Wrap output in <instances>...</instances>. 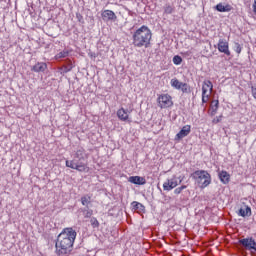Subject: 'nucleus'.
<instances>
[{"label": "nucleus", "instance_id": "obj_24", "mask_svg": "<svg viewBox=\"0 0 256 256\" xmlns=\"http://www.w3.org/2000/svg\"><path fill=\"white\" fill-rule=\"evenodd\" d=\"M172 61L174 65H181V63H183V58H181L179 55H176L173 57Z\"/></svg>", "mask_w": 256, "mask_h": 256}, {"label": "nucleus", "instance_id": "obj_16", "mask_svg": "<svg viewBox=\"0 0 256 256\" xmlns=\"http://www.w3.org/2000/svg\"><path fill=\"white\" fill-rule=\"evenodd\" d=\"M218 177L224 185L229 184V181H231V175L225 170L219 172Z\"/></svg>", "mask_w": 256, "mask_h": 256}, {"label": "nucleus", "instance_id": "obj_1", "mask_svg": "<svg viewBox=\"0 0 256 256\" xmlns=\"http://www.w3.org/2000/svg\"><path fill=\"white\" fill-rule=\"evenodd\" d=\"M75 239H77V232L72 227L64 228L56 239V255H71V251H73V245L75 244Z\"/></svg>", "mask_w": 256, "mask_h": 256}, {"label": "nucleus", "instance_id": "obj_30", "mask_svg": "<svg viewBox=\"0 0 256 256\" xmlns=\"http://www.w3.org/2000/svg\"><path fill=\"white\" fill-rule=\"evenodd\" d=\"M251 93H252L253 99H255L256 101V85L251 87Z\"/></svg>", "mask_w": 256, "mask_h": 256}, {"label": "nucleus", "instance_id": "obj_14", "mask_svg": "<svg viewBox=\"0 0 256 256\" xmlns=\"http://www.w3.org/2000/svg\"><path fill=\"white\" fill-rule=\"evenodd\" d=\"M129 183H133V185H146L147 180L145 177L141 176H130L128 178Z\"/></svg>", "mask_w": 256, "mask_h": 256}, {"label": "nucleus", "instance_id": "obj_7", "mask_svg": "<svg viewBox=\"0 0 256 256\" xmlns=\"http://www.w3.org/2000/svg\"><path fill=\"white\" fill-rule=\"evenodd\" d=\"M239 245H242L244 249L250 251L251 253H256V242L253 237H248L239 240Z\"/></svg>", "mask_w": 256, "mask_h": 256}, {"label": "nucleus", "instance_id": "obj_15", "mask_svg": "<svg viewBox=\"0 0 256 256\" xmlns=\"http://www.w3.org/2000/svg\"><path fill=\"white\" fill-rule=\"evenodd\" d=\"M215 9L219 13H229V11H233V6H231L230 4L223 5V3H218L215 6Z\"/></svg>", "mask_w": 256, "mask_h": 256}, {"label": "nucleus", "instance_id": "obj_5", "mask_svg": "<svg viewBox=\"0 0 256 256\" xmlns=\"http://www.w3.org/2000/svg\"><path fill=\"white\" fill-rule=\"evenodd\" d=\"M213 93V82L210 80H205L202 84V104L209 102V98Z\"/></svg>", "mask_w": 256, "mask_h": 256}, {"label": "nucleus", "instance_id": "obj_22", "mask_svg": "<svg viewBox=\"0 0 256 256\" xmlns=\"http://www.w3.org/2000/svg\"><path fill=\"white\" fill-rule=\"evenodd\" d=\"M81 203L84 205V207H88L89 203H91V196H83L81 198Z\"/></svg>", "mask_w": 256, "mask_h": 256}, {"label": "nucleus", "instance_id": "obj_19", "mask_svg": "<svg viewBox=\"0 0 256 256\" xmlns=\"http://www.w3.org/2000/svg\"><path fill=\"white\" fill-rule=\"evenodd\" d=\"M183 84V82H180L178 79L176 78H173L171 81H170V85L171 87H174V89H181V85Z\"/></svg>", "mask_w": 256, "mask_h": 256}, {"label": "nucleus", "instance_id": "obj_17", "mask_svg": "<svg viewBox=\"0 0 256 256\" xmlns=\"http://www.w3.org/2000/svg\"><path fill=\"white\" fill-rule=\"evenodd\" d=\"M240 217H249L251 215V207L245 206L239 210Z\"/></svg>", "mask_w": 256, "mask_h": 256}, {"label": "nucleus", "instance_id": "obj_31", "mask_svg": "<svg viewBox=\"0 0 256 256\" xmlns=\"http://www.w3.org/2000/svg\"><path fill=\"white\" fill-rule=\"evenodd\" d=\"M88 55L91 59H96V57H97V53H95V52H90Z\"/></svg>", "mask_w": 256, "mask_h": 256}, {"label": "nucleus", "instance_id": "obj_29", "mask_svg": "<svg viewBox=\"0 0 256 256\" xmlns=\"http://www.w3.org/2000/svg\"><path fill=\"white\" fill-rule=\"evenodd\" d=\"M235 51L236 53H238V55L241 54V51H243V48L241 47L240 43H236Z\"/></svg>", "mask_w": 256, "mask_h": 256}, {"label": "nucleus", "instance_id": "obj_33", "mask_svg": "<svg viewBox=\"0 0 256 256\" xmlns=\"http://www.w3.org/2000/svg\"><path fill=\"white\" fill-rule=\"evenodd\" d=\"M93 215V210H90L86 213V217H91Z\"/></svg>", "mask_w": 256, "mask_h": 256}, {"label": "nucleus", "instance_id": "obj_27", "mask_svg": "<svg viewBox=\"0 0 256 256\" xmlns=\"http://www.w3.org/2000/svg\"><path fill=\"white\" fill-rule=\"evenodd\" d=\"M69 55V52L62 51L56 55V59H65Z\"/></svg>", "mask_w": 256, "mask_h": 256}, {"label": "nucleus", "instance_id": "obj_8", "mask_svg": "<svg viewBox=\"0 0 256 256\" xmlns=\"http://www.w3.org/2000/svg\"><path fill=\"white\" fill-rule=\"evenodd\" d=\"M131 111L126 110L125 108H119L117 110V117L120 121H124L126 123H131V117L129 116Z\"/></svg>", "mask_w": 256, "mask_h": 256}, {"label": "nucleus", "instance_id": "obj_23", "mask_svg": "<svg viewBox=\"0 0 256 256\" xmlns=\"http://www.w3.org/2000/svg\"><path fill=\"white\" fill-rule=\"evenodd\" d=\"M180 90L182 91V93H190L191 92V88L189 87V85L187 83H182V85L180 86Z\"/></svg>", "mask_w": 256, "mask_h": 256}, {"label": "nucleus", "instance_id": "obj_18", "mask_svg": "<svg viewBox=\"0 0 256 256\" xmlns=\"http://www.w3.org/2000/svg\"><path fill=\"white\" fill-rule=\"evenodd\" d=\"M211 110V115H217V111L219 110V100L212 101Z\"/></svg>", "mask_w": 256, "mask_h": 256}, {"label": "nucleus", "instance_id": "obj_26", "mask_svg": "<svg viewBox=\"0 0 256 256\" xmlns=\"http://www.w3.org/2000/svg\"><path fill=\"white\" fill-rule=\"evenodd\" d=\"M132 207L135 210H137V209H141V210L145 209V206H143V204H141V203H139L137 201L132 202Z\"/></svg>", "mask_w": 256, "mask_h": 256}, {"label": "nucleus", "instance_id": "obj_11", "mask_svg": "<svg viewBox=\"0 0 256 256\" xmlns=\"http://www.w3.org/2000/svg\"><path fill=\"white\" fill-rule=\"evenodd\" d=\"M191 133V125H185L182 129L176 134L175 141H181V139L187 137Z\"/></svg>", "mask_w": 256, "mask_h": 256}, {"label": "nucleus", "instance_id": "obj_10", "mask_svg": "<svg viewBox=\"0 0 256 256\" xmlns=\"http://www.w3.org/2000/svg\"><path fill=\"white\" fill-rule=\"evenodd\" d=\"M218 51L224 53V55H231V51H229V42L225 39H220L218 41Z\"/></svg>", "mask_w": 256, "mask_h": 256}, {"label": "nucleus", "instance_id": "obj_2", "mask_svg": "<svg viewBox=\"0 0 256 256\" xmlns=\"http://www.w3.org/2000/svg\"><path fill=\"white\" fill-rule=\"evenodd\" d=\"M151 39H153V32L147 26L142 25L132 35V44L134 47H151Z\"/></svg>", "mask_w": 256, "mask_h": 256}, {"label": "nucleus", "instance_id": "obj_9", "mask_svg": "<svg viewBox=\"0 0 256 256\" xmlns=\"http://www.w3.org/2000/svg\"><path fill=\"white\" fill-rule=\"evenodd\" d=\"M179 185V182H177V177L173 176V178H168L164 183H163V190L164 191H173L175 187Z\"/></svg>", "mask_w": 256, "mask_h": 256}, {"label": "nucleus", "instance_id": "obj_6", "mask_svg": "<svg viewBox=\"0 0 256 256\" xmlns=\"http://www.w3.org/2000/svg\"><path fill=\"white\" fill-rule=\"evenodd\" d=\"M157 104L160 109H169V107H173V97L169 94H160L157 98Z\"/></svg>", "mask_w": 256, "mask_h": 256}, {"label": "nucleus", "instance_id": "obj_25", "mask_svg": "<svg viewBox=\"0 0 256 256\" xmlns=\"http://www.w3.org/2000/svg\"><path fill=\"white\" fill-rule=\"evenodd\" d=\"M184 189H187L186 185H182L178 188H175L174 195H181V193H183Z\"/></svg>", "mask_w": 256, "mask_h": 256}, {"label": "nucleus", "instance_id": "obj_4", "mask_svg": "<svg viewBox=\"0 0 256 256\" xmlns=\"http://www.w3.org/2000/svg\"><path fill=\"white\" fill-rule=\"evenodd\" d=\"M191 177L200 185V189H205L211 185V174L205 170H196Z\"/></svg>", "mask_w": 256, "mask_h": 256}, {"label": "nucleus", "instance_id": "obj_20", "mask_svg": "<svg viewBox=\"0 0 256 256\" xmlns=\"http://www.w3.org/2000/svg\"><path fill=\"white\" fill-rule=\"evenodd\" d=\"M175 12V8L169 4H166L164 6V14L165 15H171L172 13Z\"/></svg>", "mask_w": 256, "mask_h": 256}, {"label": "nucleus", "instance_id": "obj_32", "mask_svg": "<svg viewBox=\"0 0 256 256\" xmlns=\"http://www.w3.org/2000/svg\"><path fill=\"white\" fill-rule=\"evenodd\" d=\"M252 7H253V12H254L255 15H256V0H254V3H253V5H252Z\"/></svg>", "mask_w": 256, "mask_h": 256}, {"label": "nucleus", "instance_id": "obj_21", "mask_svg": "<svg viewBox=\"0 0 256 256\" xmlns=\"http://www.w3.org/2000/svg\"><path fill=\"white\" fill-rule=\"evenodd\" d=\"M90 225H91V227L93 228V229H99V220H97V218H95V217H92L91 219H90Z\"/></svg>", "mask_w": 256, "mask_h": 256}, {"label": "nucleus", "instance_id": "obj_12", "mask_svg": "<svg viewBox=\"0 0 256 256\" xmlns=\"http://www.w3.org/2000/svg\"><path fill=\"white\" fill-rule=\"evenodd\" d=\"M103 21H116L117 15L112 10H104L101 14Z\"/></svg>", "mask_w": 256, "mask_h": 256}, {"label": "nucleus", "instance_id": "obj_28", "mask_svg": "<svg viewBox=\"0 0 256 256\" xmlns=\"http://www.w3.org/2000/svg\"><path fill=\"white\" fill-rule=\"evenodd\" d=\"M222 119H223V115L217 116L212 120V123L214 124L221 123Z\"/></svg>", "mask_w": 256, "mask_h": 256}, {"label": "nucleus", "instance_id": "obj_3", "mask_svg": "<svg viewBox=\"0 0 256 256\" xmlns=\"http://www.w3.org/2000/svg\"><path fill=\"white\" fill-rule=\"evenodd\" d=\"M85 161V150L79 149L76 151L73 160H66L65 165L69 167V169H75V171H79V173H89V166L87 164L81 162Z\"/></svg>", "mask_w": 256, "mask_h": 256}, {"label": "nucleus", "instance_id": "obj_13", "mask_svg": "<svg viewBox=\"0 0 256 256\" xmlns=\"http://www.w3.org/2000/svg\"><path fill=\"white\" fill-rule=\"evenodd\" d=\"M31 71L34 73H45V71H47V63L37 62L34 66H32Z\"/></svg>", "mask_w": 256, "mask_h": 256}]
</instances>
